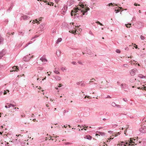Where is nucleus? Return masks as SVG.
<instances>
[{
    "instance_id": "nucleus-1",
    "label": "nucleus",
    "mask_w": 146,
    "mask_h": 146,
    "mask_svg": "<svg viewBox=\"0 0 146 146\" xmlns=\"http://www.w3.org/2000/svg\"><path fill=\"white\" fill-rule=\"evenodd\" d=\"M85 3L81 1L80 2V8L77 7V9L75 10V13H76L74 14V16L75 17H82L83 15H87L88 11L89 10L90 8L87 7L88 6L86 4H84Z\"/></svg>"
},
{
    "instance_id": "nucleus-2",
    "label": "nucleus",
    "mask_w": 146,
    "mask_h": 146,
    "mask_svg": "<svg viewBox=\"0 0 146 146\" xmlns=\"http://www.w3.org/2000/svg\"><path fill=\"white\" fill-rule=\"evenodd\" d=\"M67 9L68 7L67 5H64L62 10L60 11L61 13L63 15H64L67 10Z\"/></svg>"
},
{
    "instance_id": "nucleus-3",
    "label": "nucleus",
    "mask_w": 146,
    "mask_h": 146,
    "mask_svg": "<svg viewBox=\"0 0 146 146\" xmlns=\"http://www.w3.org/2000/svg\"><path fill=\"white\" fill-rule=\"evenodd\" d=\"M133 140H135V139H133L130 138L129 140H128V146H134V144L136 145L134 141H133Z\"/></svg>"
},
{
    "instance_id": "nucleus-4",
    "label": "nucleus",
    "mask_w": 146,
    "mask_h": 146,
    "mask_svg": "<svg viewBox=\"0 0 146 146\" xmlns=\"http://www.w3.org/2000/svg\"><path fill=\"white\" fill-rule=\"evenodd\" d=\"M132 58H133V57L132 56H130V57H128V61H129V63L132 65L137 64L136 61H135L134 60L131 59Z\"/></svg>"
},
{
    "instance_id": "nucleus-5",
    "label": "nucleus",
    "mask_w": 146,
    "mask_h": 146,
    "mask_svg": "<svg viewBox=\"0 0 146 146\" xmlns=\"http://www.w3.org/2000/svg\"><path fill=\"white\" fill-rule=\"evenodd\" d=\"M139 131L140 132L142 133H146V126H142L139 129Z\"/></svg>"
},
{
    "instance_id": "nucleus-6",
    "label": "nucleus",
    "mask_w": 146,
    "mask_h": 146,
    "mask_svg": "<svg viewBox=\"0 0 146 146\" xmlns=\"http://www.w3.org/2000/svg\"><path fill=\"white\" fill-rule=\"evenodd\" d=\"M30 17L28 16L25 15H23V16H22L20 18V20H22V19H23L25 20H26L30 18Z\"/></svg>"
},
{
    "instance_id": "nucleus-7",
    "label": "nucleus",
    "mask_w": 146,
    "mask_h": 146,
    "mask_svg": "<svg viewBox=\"0 0 146 146\" xmlns=\"http://www.w3.org/2000/svg\"><path fill=\"white\" fill-rule=\"evenodd\" d=\"M138 70L137 69L135 68L131 70L130 71V74L132 76H133L135 74L136 72H137Z\"/></svg>"
},
{
    "instance_id": "nucleus-8",
    "label": "nucleus",
    "mask_w": 146,
    "mask_h": 146,
    "mask_svg": "<svg viewBox=\"0 0 146 146\" xmlns=\"http://www.w3.org/2000/svg\"><path fill=\"white\" fill-rule=\"evenodd\" d=\"M31 57L30 56V54H29V55L26 56L25 57L23 58V60L24 61H27L29 60L31 58Z\"/></svg>"
},
{
    "instance_id": "nucleus-9",
    "label": "nucleus",
    "mask_w": 146,
    "mask_h": 146,
    "mask_svg": "<svg viewBox=\"0 0 146 146\" xmlns=\"http://www.w3.org/2000/svg\"><path fill=\"white\" fill-rule=\"evenodd\" d=\"M5 50L4 49H3L0 52V59H1L3 56L5 55Z\"/></svg>"
},
{
    "instance_id": "nucleus-10",
    "label": "nucleus",
    "mask_w": 146,
    "mask_h": 146,
    "mask_svg": "<svg viewBox=\"0 0 146 146\" xmlns=\"http://www.w3.org/2000/svg\"><path fill=\"white\" fill-rule=\"evenodd\" d=\"M74 3V1L73 0H70L68 1L67 3V6L68 5V6H70Z\"/></svg>"
},
{
    "instance_id": "nucleus-11",
    "label": "nucleus",
    "mask_w": 146,
    "mask_h": 146,
    "mask_svg": "<svg viewBox=\"0 0 146 146\" xmlns=\"http://www.w3.org/2000/svg\"><path fill=\"white\" fill-rule=\"evenodd\" d=\"M19 70V69L17 66H14L12 68V70L11 71V72H18Z\"/></svg>"
},
{
    "instance_id": "nucleus-12",
    "label": "nucleus",
    "mask_w": 146,
    "mask_h": 146,
    "mask_svg": "<svg viewBox=\"0 0 146 146\" xmlns=\"http://www.w3.org/2000/svg\"><path fill=\"white\" fill-rule=\"evenodd\" d=\"M84 138L85 139H87L89 140H91L92 138V137L89 135H86L84 137Z\"/></svg>"
},
{
    "instance_id": "nucleus-13",
    "label": "nucleus",
    "mask_w": 146,
    "mask_h": 146,
    "mask_svg": "<svg viewBox=\"0 0 146 146\" xmlns=\"http://www.w3.org/2000/svg\"><path fill=\"white\" fill-rule=\"evenodd\" d=\"M127 142H125L124 141H121V146H126V144H127Z\"/></svg>"
},
{
    "instance_id": "nucleus-14",
    "label": "nucleus",
    "mask_w": 146,
    "mask_h": 146,
    "mask_svg": "<svg viewBox=\"0 0 146 146\" xmlns=\"http://www.w3.org/2000/svg\"><path fill=\"white\" fill-rule=\"evenodd\" d=\"M45 26V25L44 24H43V23L41 24V25H40V27L41 29L40 30H41V31H42V30H43V29H44Z\"/></svg>"
},
{
    "instance_id": "nucleus-15",
    "label": "nucleus",
    "mask_w": 146,
    "mask_h": 146,
    "mask_svg": "<svg viewBox=\"0 0 146 146\" xmlns=\"http://www.w3.org/2000/svg\"><path fill=\"white\" fill-rule=\"evenodd\" d=\"M40 60H41L42 62H45L47 61V60L45 58L43 57H41L40 58Z\"/></svg>"
},
{
    "instance_id": "nucleus-16",
    "label": "nucleus",
    "mask_w": 146,
    "mask_h": 146,
    "mask_svg": "<svg viewBox=\"0 0 146 146\" xmlns=\"http://www.w3.org/2000/svg\"><path fill=\"white\" fill-rule=\"evenodd\" d=\"M54 77L56 80L59 81L61 79L60 77L58 76H54Z\"/></svg>"
},
{
    "instance_id": "nucleus-17",
    "label": "nucleus",
    "mask_w": 146,
    "mask_h": 146,
    "mask_svg": "<svg viewBox=\"0 0 146 146\" xmlns=\"http://www.w3.org/2000/svg\"><path fill=\"white\" fill-rule=\"evenodd\" d=\"M11 106V104L9 103H7L5 106V108H9Z\"/></svg>"
},
{
    "instance_id": "nucleus-18",
    "label": "nucleus",
    "mask_w": 146,
    "mask_h": 146,
    "mask_svg": "<svg viewBox=\"0 0 146 146\" xmlns=\"http://www.w3.org/2000/svg\"><path fill=\"white\" fill-rule=\"evenodd\" d=\"M62 38H58L57 40L56 41V43L58 44L59 42H60L62 40Z\"/></svg>"
},
{
    "instance_id": "nucleus-19",
    "label": "nucleus",
    "mask_w": 146,
    "mask_h": 146,
    "mask_svg": "<svg viewBox=\"0 0 146 146\" xmlns=\"http://www.w3.org/2000/svg\"><path fill=\"white\" fill-rule=\"evenodd\" d=\"M3 38L0 35V44L3 42Z\"/></svg>"
},
{
    "instance_id": "nucleus-20",
    "label": "nucleus",
    "mask_w": 146,
    "mask_h": 146,
    "mask_svg": "<svg viewBox=\"0 0 146 146\" xmlns=\"http://www.w3.org/2000/svg\"><path fill=\"white\" fill-rule=\"evenodd\" d=\"M61 53V51L60 50H58V51L56 52V54L58 56H59Z\"/></svg>"
},
{
    "instance_id": "nucleus-21",
    "label": "nucleus",
    "mask_w": 146,
    "mask_h": 146,
    "mask_svg": "<svg viewBox=\"0 0 146 146\" xmlns=\"http://www.w3.org/2000/svg\"><path fill=\"white\" fill-rule=\"evenodd\" d=\"M98 133L99 134V135H100L102 136L105 135V133L104 132H102L100 131H98Z\"/></svg>"
},
{
    "instance_id": "nucleus-22",
    "label": "nucleus",
    "mask_w": 146,
    "mask_h": 146,
    "mask_svg": "<svg viewBox=\"0 0 146 146\" xmlns=\"http://www.w3.org/2000/svg\"><path fill=\"white\" fill-rule=\"evenodd\" d=\"M35 21H36V23H38V24L40 23L39 22V21L37 20L36 19L34 20L33 21V22H32V23H33V24L35 23H34V22Z\"/></svg>"
},
{
    "instance_id": "nucleus-23",
    "label": "nucleus",
    "mask_w": 146,
    "mask_h": 146,
    "mask_svg": "<svg viewBox=\"0 0 146 146\" xmlns=\"http://www.w3.org/2000/svg\"><path fill=\"white\" fill-rule=\"evenodd\" d=\"M86 51L88 54H89V53H90L91 52V50L90 49L87 48H86Z\"/></svg>"
},
{
    "instance_id": "nucleus-24",
    "label": "nucleus",
    "mask_w": 146,
    "mask_h": 146,
    "mask_svg": "<svg viewBox=\"0 0 146 146\" xmlns=\"http://www.w3.org/2000/svg\"><path fill=\"white\" fill-rule=\"evenodd\" d=\"M113 4H114V3H109V4H108L107 5V6H108L109 7L108 8H109L110 6H113Z\"/></svg>"
},
{
    "instance_id": "nucleus-25",
    "label": "nucleus",
    "mask_w": 146,
    "mask_h": 146,
    "mask_svg": "<svg viewBox=\"0 0 146 146\" xmlns=\"http://www.w3.org/2000/svg\"><path fill=\"white\" fill-rule=\"evenodd\" d=\"M139 77L141 78H144L145 76L142 74H139Z\"/></svg>"
},
{
    "instance_id": "nucleus-26",
    "label": "nucleus",
    "mask_w": 146,
    "mask_h": 146,
    "mask_svg": "<svg viewBox=\"0 0 146 146\" xmlns=\"http://www.w3.org/2000/svg\"><path fill=\"white\" fill-rule=\"evenodd\" d=\"M96 23L97 24H98L100 25L101 26H103V25L102 23H100L99 21H97L96 22Z\"/></svg>"
},
{
    "instance_id": "nucleus-27",
    "label": "nucleus",
    "mask_w": 146,
    "mask_h": 146,
    "mask_svg": "<svg viewBox=\"0 0 146 146\" xmlns=\"http://www.w3.org/2000/svg\"><path fill=\"white\" fill-rule=\"evenodd\" d=\"M18 139H13L12 140L14 142H15V141H17V143L19 141V140H18Z\"/></svg>"
},
{
    "instance_id": "nucleus-28",
    "label": "nucleus",
    "mask_w": 146,
    "mask_h": 146,
    "mask_svg": "<svg viewBox=\"0 0 146 146\" xmlns=\"http://www.w3.org/2000/svg\"><path fill=\"white\" fill-rule=\"evenodd\" d=\"M111 105L115 107L116 106V104L114 102H113L111 104Z\"/></svg>"
},
{
    "instance_id": "nucleus-29",
    "label": "nucleus",
    "mask_w": 146,
    "mask_h": 146,
    "mask_svg": "<svg viewBox=\"0 0 146 146\" xmlns=\"http://www.w3.org/2000/svg\"><path fill=\"white\" fill-rule=\"evenodd\" d=\"M11 132H9L8 133V134L6 135V136H7L8 137H9V135H11Z\"/></svg>"
},
{
    "instance_id": "nucleus-30",
    "label": "nucleus",
    "mask_w": 146,
    "mask_h": 146,
    "mask_svg": "<svg viewBox=\"0 0 146 146\" xmlns=\"http://www.w3.org/2000/svg\"><path fill=\"white\" fill-rule=\"evenodd\" d=\"M116 52L117 53H120L121 52V51L120 50L117 49L116 50Z\"/></svg>"
},
{
    "instance_id": "nucleus-31",
    "label": "nucleus",
    "mask_w": 146,
    "mask_h": 146,
    "mask_svg": "<svg viewBox=\"0 0 146 146\" xmlns=\"http://www.w3.org/2000/svg\"><path fill=\"white\" fill-rule=\"evenodd\" d=\"M140 38H141V39L142 40H143L145 39L144 37L143 36H142V35L140 36Z\"/></svg>"
},
{
    "instance_id": "nucleus-32",
    "label": "nucleus",
    "mask_w": 146,
    "mask_h": 146,
    "mask_svg": "<svg viewBox=\"0 0 146 146\" xmlns=\"http://www.w3.org/2000/svg\"><path fill=\"white\" fill-rule=\"evenodd\" d=\"M81 82H82L81 85L82 86H84L85 85V84L84 83V81H82Z\"/></svg>"
},
{
    "instance_id": "nucleus-33",
    "label": "nucleus",
    "mask_w": 146,
    "mask_h": 146,
    "mask_svg": "<svg viewBox=\"0 0 146 146\" xmlns=\"http://www.w3.org/2000/svg\"><path fill=\"white\" fill-rule=\"evenodd\" d=\"M75 11L74 12L73 11H72L71 12V15L72 16H73V15H74V14H75V13H75Z\"/></svg>"
},
{
    "instance_id": "nucleus-34",
    "label": "nucleus",
    "mask_w": 146,
    "mask_h": 146,
    "mask_svg": "<svg viewBox=\"0 0 146 146\" xmlns=\"http://www.w3.org/2000/svg\"><path fill=\"white\" fill-rule=\"evenodd\" d=\"M37 68L38 70H43V68L42 67H38Z\"/></svg>"
},
{
    "instance_id": "nucleus-35",
    "label": "nucleus",
    "mask_w": 146,
    "mask_h": 146,
    "mask_svg": "<svg viewBox=\"0 0 146 146\" xmlns=\"http://www.w3.org/2000/svg\"><path fill=\"white\" fill-rule=\"evenodd\" d=\"M54 72L56 74H60V72L58 71L55 70Z\"/></svg>"
},
{
    "instance_id": "nucleus-36",
    "label": "nucleus",
    "mask_w": 146,
    "mask_h": 146,
    "mask_svg": "<svg viewBox=\"0 0 146 146\" xmlns=\"http://www.w3.org/2000/svg\"><path fill=\"white\" fill-rule=\"evenodd\" d=\"M12 7H10L8 9L7 11L9 12L10 11H11V10L12 9Z\"/></svg>"
},
{
    "instance_id": "nucleus-37",
    "label": "nucleus",
    "mask_w": 146,
    "mask_h": 146,
    "mask_svg": "<svg viewBox=\"0 0 146 146\" xmlns=\"http://www.w3.org/2000/svg\"><path fill=\"white\" fill-rule=\"evenodd\" d=\"M62 86H63V85H62L61 84H58V87H61Z\"/></svg>"
},
{
    "instance_id": "nucleus-38",
    "label": "nucleus",
    "mask_w": 146,
    "mask_h": 146,
    "mask_svg": "<svg viewBox=\"0 0 146 146\" xmlns=\"http://www.w3.org/2000/svg\"><path fill=\"white\" fill-rule=\"evenodd\" d=\"M20 34L21 35H23L24 33L22 31H19V32Z\"/></svg>"
},
{
    "instance_id": "nucleus-39",
    "label": "nucleus",
    "mask_w": 146,
    "mask_h": 146,
    "mask_svg": "<svg viewBox=\"0 0 146 146\" xmlns=\"http://www.w3.org/2000/svg\"><path fill=\"white\" fill-rule=\"evenodd\" d=\"M25 114H23L22 115H21V117H25Z\"/></svg>"
},
{
    "instance_id": "nucleus-40",
    "label": "nucleus",
    "mask_w": 146,
    "mask_h": 146,
    "mask_svg": "<svg viewBox=\"0 0 146 146\" xmlns=\"http://www.w3.org/2000/svg\"><path fill=\"white\" fill-rule=\"evenodd\" d=\"M121 86L122 88H124L125 86V85L124 84H124H122L121 85Z\"/></svg>"
},
{
    "instance_id": "nucleus-41",
    "label": "nucleus",
    "mask_w": 146,
    "mask_h": 146,
    "mask_svg": "<svg viewBox=\"0 0 146 146\" xmlns=\"http://www.w3.org/2000/svg\"><path fill=\"white\" fill-rule=\"evenodd\" d=\"M72 63L74 65H76V63L75 62L73 61L72 62Z\"/></svg>"
},
{
    "instance_id": "nucleus-42",
    "label": "nucleus",
    "mask_w": 146,
    "mask_h": 146,
    "mask_svg": "<svg viewBox=\"0 0 146 146\" xmlns=\"http://www.w3.org/2000/svg\"><path fill=\"white\" fill-rule=\"evenodd\" d=\"M88 54H89L90 55H91L92 56H93V55H94L93 53L92 52H91L90 53H89Z\"/></svg>"
},
{
    "instance_id": "nucleus-43",
    "label": "nucleus",
    "mask_w": 146,
    "mask_h": 146,
    "mask_svg": "<svg viewBox=\"0 0 146 146\" xmlns=\"http://www.w3.org/2000/svg\"><path fill=\"white\" fill-rule=\"evenodd\" d=\"M68 112V111H67L66 110H64V111L63 113H65L66 112Z\"/></svg>"
},
{
    "instance_id": "nucleus-44",
    "label": "nucleus",
    "mask_w": 146,
    "mask_h": 146,
    "mask_svg": "<svg viewBox=\"0 0 146 146\" xmlns=\"http://www.w3.org/2000/svg\"><path fill=\"white\" fill-rule=\"evenodd\" d=\"M115 11L116 13L119 12V11L118 10H115Z\"/></svg>"
},
{
    "instance_id": "nucleus-45",
    "label": "nucleus",
    "mask_w": 146,
    "mask_h": 146,
    "mask_svg": "<svg viewBox=\"0 0 146 146\" xmlns=\"http://www.w3.org/2000/svg\"><path fill=\"white\" fill-rule=\"evenodd\" d=\"M78 63L79 64H81V65H82V64H83L81 62H80V61H78Z\"/></svg>"
},
{
    "instance_id": "nucleus-46",
    "label": "nucleus",
    "mask_w": 146,
    "mask_h": 146,
    "mask_svg": "<svg viewBox=\"0 0 146 146\" xmlns=\"http://www.w3.org/2000/svg\"><path fill=\"white\" fill-rule=\"evenodd\" d=\"M123 100L125 102H126V101H127V99L126 98H123Z\"/></svg>"
},
{
    "instance_id": "nucleus-47",
    "label": "nucleus",
    "mask_w": 146,
    "mask_h": 146,
    "mask_svg": "<svg viewBox=\"0 0 146 146\" xmlns=\"http://www.w3.org/2000/svg\"><path fill=\"white\" fill-rule=\"evenodd\" d=\"M70 144V143H69V142H66V143H65V145H69V144Z\"/></svg>"
},
{
    "instance_id": "nucleus-48",
    "label": "nucleus",
    "mask_w": 146,
    "mask_h": 146,
    "mask_svg": "<svg viewBox=\"0 0 146 146\" xmlns=\"http://www.w3.org/2000/svg\"><path fill=\"white\" fill-rule=\"evenodd\" d=\"M80 82H77L76 84L77 85H80Z\"/></svg>"
},
{
    "instance_id": "nucleus-49",
    "label": "nucleus",
    "mask_w": 146,
    "mask_h": 146,
    "mask_svg": "<svg viewBox=\"0 0 146 146\" xmlns=\"http://www.w3.org/2000/svg\"><path fill=\"white\" fill-rule=\"evenodd\" d=\"M12 106L13 107H14L15 106V105L11 104V106Z\"/></svg>"
},
{
    "instance_id": "nucleus-50",
    "label": "nucleus",
    "mask_w": 146,
    "mask_h": 146,
    "mask_svg": "<svg viewBox=\"0 0 146 146\" xmlns=\"http://www.w3.org/2000/svg\"><path fill=\"white\" fill-rule=\"evenodd\" d=\"M61 69L63 71L65 69V68H64L62 67L61 68Z\"/></svg>"
},
{
    "instance_id": "nucleus-51",
    "label": "nucleus",
    "mask_w": 146,
    "mask_h": 146,
    "mask_svg": "<svg viewBox=\"0 0 146 146\" xmlns=\"http://www.w3.org/2000/svg\"><path fill=\"white\" fill-rule=\"evenodd\" d=\"M123 66L124 67H126L127 66V64H124L123 65Z\"/></svg>"
},
{
    "instance_id": "nucleus-52",
    "label": "nucleus",
    "mask_w": 146,
    "mask_h": 146,
    "mask_svg": "<svg viewBox=\"0 0 146 146\" xmlns=\"http://www.w3.org/2000/svg\"><path fill=\"white\" fill-rule=\"evenodd\" d=\"M117 126V125H116V124H115V125H113V127H116V126Z\"/></svg>"
},
{
    "instance_id": "nucleus-53",
    "label": "nucleus",
    "mask_w": 146,
    "mask_h": 146,
    "mask_svg": "<svg viewBox=\"0 0 146 146\" xmlns=\"http://www.w3.org/2000/svg\"><path fill=\"white\" fill-rule=\"evenodd\" d=\"M32 43V41H30L28 43V44H29V45Z\"/></svg>"
},
{
    "instance_id": "nucleus-54",
    "label": "nucleus",
    "mask_w": 146,
    "mask_h": 146,
    "mask_svg": "<svg viewBox=\"0 0 146 146\" xmlns=\"http://www.w3.org/2000/svg\"><path fill=\"white\" fill-rule=\"evenodd\" d=\"M108 132L110 133H112L113 132V131H108Z\"/></svg>"
},
{
    "instance_id": "nucleus-55",
    "label": "nucleus",
    "mask_w": 146,
    "mask_h": 146,
    "mask_svg": "<svg viewBox=\"0 0 146 146\" xmlns=\"http://www.w3.org/2000/svg\"><path fill=\"white\" fill-rule=\"evenodd\" d=\"M117 134L115 136H117L118 135H119L120 134V133L119 132H118L117 133Z\"/></svg>"
},
{
    "instance_id": "nucleus-56",
    "label": "nucleus",
    "mask_w": 146,
    "mask_h": 146,
    "mask_svg": "<svg viewBox=\"0 0 146 146\" xmlns=\"http://www.w3.org/2000/svg\"><path fill=\"white\" fill-rule=\"evenodd\" d=\"M89 33L90 34L92 35H93V34L92 33V32L91 31H90V32H89Z\"/></svg>"
},
{
    "instance_id": "nucleus-57",
    "label": "nucleus",
    "mask_w": 146,
    "mask_h": 146,
    "mask_svg": "<svg viewBox=\"0 0 146 146\" xmlns=\"http://www.w3.org/2000/svg\"><path fill=\"white\" fill-rule=\"evenodd\" d=\"M5 92L3 93V94L4 95H5L7 94V92L5 91H4Z\"/></svg>"
},
{
    "instance_id": "nucleus-58",
    "label": "nucleus",
    "mask_w": 146,
    "mask_h": 146,
    "mask_svg": "<svg viewBox=\"0 0 146 146\" xmlns=\"http://www.w3.org/2000/svg\"><path fill=\"white\" fill-rule=\"evenodd\" d=\"M117 106V107H118V108L120 107V106L119 105H117V104H116V106Z\"/></svg>"
},
{
    "instance_id": "nucleus-59",
    "label": "nucleus",
    "mask_w": 146,
    "mask_h": 146,
    "mask_svg": "<svg viewBox=\"0 0 146 146\" xmlns=\"http://www.w3.org/2000/svg\"><path fill=\"white\" fill-rule=\"evenodd\" d=\"M111 97L110 96H108L106 98H110Z\"/></svg>"
},
{
    "instance_id": "nucleus-60",
    "label": "nucleus",
    "mask_w": 146,
    "mask_h": 146,
    "mask_svg": "<svg viewBox=\"0 0 146 146\" xmlns=\"http://www.w3.org/2000/svg\"><path fill=\"white\" fill-rule=\"evenodd\" d=\"M134 5H135V6H137V5H139V6L140 5H137V4L136 3H134Z\"/></svg>"
},
{
    "instance_id": "nucleus-61",
    "label": "nucleus",
    "mask_w": 146,
    "mask_h": 146,
    "mask_svg": "<svg viewBox=\"0 0 146 146\" xmlns=\"http://www.w3.org/2000/svg\"><path fill=\"white\" fill-rule=\"evenodd\" d=\"M13 4L12 3L11 4V7H13Z\"/></svg>"
},
{
    "instance_id": "nucleus-62",
    "label": "nucleus",
    "mask_w": 146,
    "mask_h": 146,
    "mask_svg": "<svg viewBox=\"0 0 146 146\" xmlns=\"http://www.w3.org/2000/svg\"><path fill=\"white\" fill-rule=\"evenodd\" d=\"M29 44H28V43L27 44L25 45V47H26L27 46H28Z\"/></svg>"
},
{
    "instance_id": "nucleus-63",
    "label": "nucleus",
    "mask_w": 146,
    "mask_h": 146,
    "mask_svg": "<svg viewBox=\"0 0 146 146\" xmlns=\"http://www.w3.org/2000/svg\"><path fill=\"white\" fill-rule=\"evenodd\" d=\"M14 109L15 110H17V109H19V108H14Z\"/></svg>"
},
{
    "instance_id": "nucleus-64",
    "label": "nucleus",
    "mask_w": 146,
    "mask_h": 146,
    "mask_svg": "<svg viewBox=\"0 0 146 146\" xmlns=\"http://www.w3.org/2000/svg\"><path fill=\"white\" fill-rule=\"evenodd\" d=\"M143 89L146 90V87H144V88H143Z\"/></svg>"
}]
</instances>
